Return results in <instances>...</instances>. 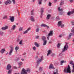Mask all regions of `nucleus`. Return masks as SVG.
<instances>
[{
	"instance_id": "obj_1",
	"label": "nucleus",
	"mask_w": 74,
	"mask_h": 74,
	"mask_svg": "<svg viewBox=\"0 0 74 74\" xmlns=\"http://www.w3.org/2000/svg\"><path fill=\"white\" fill-rule=\"evenodd\" d=\"M66 44L65 45L63 49H62V52L59 54V57H62L63 55V52H64L65 51H67L68 49V48H69L68 44H69V43H66Z\"/></svg>"
},
{
	"instance_id": "obj_2",
	"label": "nucleus",
	"mask_w": 74,
	"mask_h": 74,
	"mask_svg": "<svg viewBox=\"0 0 74 74\" xmlns=\"http://www.w3.org/2000/svg\"><path fill=\"white\" fill-rule=\"evenodd\" d=\"M64 72L65 73H71V69L70 67V65H68L67 68H65L64 70Z\"/></svg>"
},
{
	"instance_id": "obj_3",
	"label": "nucleus",
	"mask_w": 74,
	"mask_h": 74,
	"mask_svg": "<svg viewBox=\"0 0 74 74\" xmlns=\"http://www.w3.org/2000/svg\"><path fill=\"white\" fill-rule=\"evenodd\" d=\"M41 40L43 41V45H45L47 44V41L46 40V37L44 36H42L41 37Z\"/></svg>"
},
{
	"instance_id": "obj_4",
	"label": "nucleus",
	"mask_w": 74,
	"mask_h": 74,
	"mask_svg": "<svg viewBox=\"0 0 74 74\" xmlns=\"http://www.w3.org/2000/svg\"><path fill=\"white\" fill-rule=\"evenodd\" d=\"M43 59H44V58H43V56H42L41 57V58L39 59H38L37 62H36V63L37 64V65H36V66L37 67V66H38V65L40 63V62H41L42 60H43Z\"/></svg>"
},
{
	"instance_id": "obj_5",
	"label": "nucleus",
	"mask_w": 74,
	"mask_h": 74,
	"mask_svg": "<svg viewBox=\"0 0 74 74\" xmlns=\"http://www.w3.org/2000/svg\"><path fill=\"white\" fill-rule=\"evenodd\" d=\"M4 4L5 5H8L11 4V1L10 0H7L4 2Z\"/></svg>"
},
{
	"instance_id": "obj_6",
	"label": "nucleus",
	"mask_w": 74,
	"mask_h": 74,
	"mask_svg": "<svg viewBox=\"0 0 74 74\" xmlns=\"http://www.w3.org/2000/svg\"><path fill=\"white\" fill-rule=\"evenodd\" d=\"M10 49L9 52V55L10 56V55H11V54H12V52H13V50H14V47L10 46Z\"/></svg>"
},
{
	"instance_id": "obj_7",
	"label": "nucleus",
	"mask_w": 74,
	"mask_h": 74,
	"mask_svg": "<svg viewBox=\"0 0 74 74\" xmlns=\"http://www.w3.org/2000/svg\"><path fill=\"white\" fill-rule=\"evenodd\" d=\"M10 18L9 20L11 22H14V21H15L14 19L15 17L14 16H10Z\"/></svg>"
},
{
	"instance_id": "obj_8",
	"label": "nucleus",
	"mask_w": 74,
	"mask_h": 74,
	"mask_svg": "<svg viewBox=\"0 0 74 74\" xmlns=\"http://www.w3.org/2000/svg\"><path fill=\"white\" fill-rule=\"evenodd\" d=\"M21 74H28L24 68H23L21 72Z\"/></svg>"
},
{
	"instance_id": "obj_9",
	"label": "nucleus",
	"mask_w": 74,
	"mask_h": 74,
	"mask_svg": "<svg viewBox=\"0 0 74 74\" xmlns=\"http://www.w3.org/2000/svg\"><path fill=\"white\" fill-rule=\"evenodd\" d=\"M53 31H51L48 34V36H53Z\"/></svg>"
},
{
	"instance_id": "obj_10",
	"label": "nucleus",
	"mask_w": 74,
	"mask_h": 74,
	"mask_svg": "<svg viewBox=\"0 0 74 74\" xmlns=\"http://www.w3.org/2000/svg\"><path fill=\"white\" fill-rule=\"evenodd\" d=\"M44 8H42L41 9L40 12L41 14V18H42V14H43V12H44Z\"/></svg>"
},
{
	"instance_id": "obj_11",
	"label": "nucleus",
	"mask_w": 74,
	"mask_h": 74,
	"mask_svg": "<svg viewBox=\"0 0 74 74\" xmlns=\"http://www.w3.org/2000/svg\"><path fill=\"white\" fill-rule=\"evenodd\" d=\"M8 29V26H6L5 27H2L1 29L3 30H6Z\"/></svg>"
},
{
	"instance_id": "obj_12",
	"label": "nucleus",
	"mask_w": 74,
	"mask_h": 74,
	"mask_svg": "<svg viewBox=\"0 0 74 74\" xmlns=\"http://www.w3.org/2000/svg\"><path fill=\"white\" fill-rule=\"evenodd\" d=\"M11 68V66L10 64H8L7 66V70H10Z\"/></svg>"
},
{
	"instance_id": "obj_13",
	"label": "nucleus",
	"mask_w": 74,
	"mask_h": 74,
	"mask_svg": "<svg viewBox=\"0 0 74 74\" xmlns=\"http://www.w3.org/2000/svg\"><path fill=\"white\" fill-rule=\"evenodd\" d=\"M27 73H30L31 71H30V68H27L26 70H25Z\"/></svg>"
},
{
	"instance_id": "obj_14",
	"label": "nucleus",
	"mask_w": 74,
	"mask_h": 74,
	"mask_svg": "<svg viewBox=\"0 0 74 74\" xmlns=\"http://www.w3.org/2000/svg\"><path fill=\"white\" fill-rule=\"evenodd\" d=\"M30 30V28H28L26 31L23 32V34H26V33H27L28 31H29V30Z\"/></svg>"
},
{
	"instance_id": "obj_15",
	"label": "nucleus",
	"mask_w": 74,
	"mask_h": 74,
	"mask_svg": "<svg viewBox=\"0 0 74 74\" xmlns=\"http://www.w3.org/2000/svg\"><path fill=\"white\" fill-rule=\"evenodd\" d=\"M49 69H55V68L54 67H53V64H51L50 66H49Z\"/></svg>"
},
{
	"instance_id": "obj_16",
	"label": "nucleus",
	"mask_w": 74,
	"mask_h": 74,
	"mask_svg": "<svg viewBox=\"0 0 74 74\" xmlns=\"http://www.w3.org/2000/svg\"><path fill=\"white\" fill-rule=\"evenodd\" d=\"M71 14H73V13L71 11H69L67 13V15H68V16H70Z\"/></svg>"
},
{
	"instance_id": "obj_17",
	"label": "nucleus",
	"mask_w": 74,
	"mask_h": 74,
	"mask_svg": "<svg viewBox=\"0 0 74 74\" xmlns=\"http://www.w3.org/2000/svg\"><path fill=\"white\" fill-rule=\"evenodd\" d=\"M51 50L50 49L48 51V53L47 54V56H49V55L51 54Z\"/></svg>"
},
{
	"instance_id": "obj_18",
	"label": "nucleus",
	"mask_w": 74,
	"mask_h": 74,
	"mask_svg": "<svg viewBox=\"0 0 74 74\" xmlns=\"http://www.w3.org/2000/svg\"><path fill=\"white\" fill-rule=\"evenodd\" d=\"M62 21H60L58 22V27H59V26H60L61 25H62Z\"/></svg>"
},
{
	"instance_id": "obj_19",
	"label": "nucleus",
	"mask_w": 74,
	"mask_h": 74,
	"mask_svg": "<svg viewBox=\"0 0 74 74\" xmlns=\"http://www.w3.org/2000/svg\"><path fill=\"white\" fill-rule=\"evenodd\" d=\"M30 18H31L30 20L31 21H32V22L35 21V20H34V18L33 16H31Z\"/></svg>"
},
{
	"instance_id": "obj_20",
	"label": "nucleus",
	"mask_w": 74,
	"mask_h": 74,
	"mask_svg": "<svg viewBox=\"0 0 74 74\" xmlns=\"http://www.w3.org/2000/svg\"><path fill=\"white\" fill-rule=\"evenodd\" d=\"M51 17V15L50 14H49L47 15V17L46 18L47 19H49V18Z\"/></svg>"
},
{
	"instance_id": "obj_21",
	"label": "nucleus",
	"mask_w": 74,
	"mask_h": 74,
	"mask_svg": "<svg viewBox=\"0 0 74 74\" xmlns=\"http://www.w3.org/2000/svg\"><path fill=\"white\" fill-rule=\"evenodd\" d=\"M4 52H5V50L4 49H2L1 51V53H4Z\"/></svg>"
},
{
	"instance_id": "obj_22",
	"label": "nucleus",
	"mask_w": 74,
	"mask_h": 74,
	"mask_svg": "<svg viewBox=\"0 0 74 74\" xmlns=\"http://www.w3.org/2000/svg\"><path fill=\"white\" fill-rule=\"evenodd\" d=\"M42 0H38V3L39 5H41L42 4Z\"/></svg>"
},
{
	"instance_id": "obj_23",
	"label": "nucleus",
	"mask_w": 74,
	"mask_h": 74,
	"mask_svg": "<svg viewBox=\"0 0 74 74\" xmlns=\"http://www.w3.org/2000/svg\"><path fill=\"white\" fill-rule=\"evenodd\" d=\"M22 62H18V65H19V66H20L18 67L19 68H20L21 67V65H22Z\"/></svg>"
},
{
	"instance_id": "obj_24",
	"label": "nucleus",
	"mask_w": 74,
	"mask_h": 74,
	"mask_svg": "<svg viewBox=\"0 0 74 74\" xmlns=\"http://www.w3.org/2000/svg\"><path fill=\"white\" fill-rule=\"evenodd\" d=\"M66 61H64L62 60L60 62V63H61L60 64L61 65H62L63 63H66Z\"/></svg>"
},
{
	"instance_id": "obj_25",
	"label": "nucleus",
	"mask_w": 74,
	"mask_h": 74,
	"mask_svg": "<svg viewBox=\"0 0 74 74\" xmlns=\"http://www.w3.org/2000/svg\"><path fill=\"white\" fill-rule=\"evenodd\" d=\"M35 45L37 47H39V45H38V44L37 43V42H35Z\"/></svg>"
},
{
	"instance_id": "obj_26",
	"label": "nucleus",
	"mask_w": 74,
	"mask_h": 74,
	"mask_svg": "<svg viewBox=\"0 0 74 74\" xmlns=\"http://www.w3.org/2000/svg\"><path fill=\"white\" fill-rule=\"evenodd\" d=\"M58 10L59 12L60 11L61 12H62V11H63V9H60V7L58 8Z\"/></svg>"
},
{
	"instance_id": "obj_27",
	"label": "nucleus",
	"mask_w": 74,
	"mask_h": 74,
	"mask_svg": "<svg viewBox=\"0 0 74 74\" xmlns=\"http://www.w3.org/2000/svg\"><path fill=\"white\" fill-rule=\"evenodd\" d=\"M15 49L16 50V52H17V51L18 49H19V47H16L15 48Z\"/></svg>"
},
{
	"instance_id": "obj_28",
	"label": "nucleus",
	"mask_w": 74,
	"mask_h": 74,
	"mask_svg": "<svg viewBox=\"0 0 74 74\" xmlns=\"http://www.w3.org/2000/svg\"><path fill=\"white\" fill-rule=\"evenodd\" d=\"M12 73V70H9L8 71V74H10Z\"/></svg>"
},
{
	"instance_id": "obj_29",
	"label": "nucleus",
	"mask_w": 74,
	"mask_h": 74,
	"mask_svg": "<svg viewBox=\"0 0 74 74\" xmlns=\"http://www.w3.org/2000/svg\"><path fill=\"white\" fill-rule=\"evenodd\" d=\"M15 27H16V25H14L12 26V30H15Z\"/></svg>"
},
{
	"instance_id": "obj_30",
	"label": "nucleus",
	"mask_w": 74,
	"mask_h": 74,
	"mask_svg": "<svg viewBox=\"0 0 74 74\" xmlns=\"http://www.w3.org/2000/svg\"><path fill=\"white\" fill-rule=\"evenodd\" d=\"M32 15H34V10H32L31 12Z\"/></svg>"
},
{
	"instance_id": "obj_31",
	"label": "nucleus",
	"mask_w": 74,
	"mask_h": 74,
	"mask_svg": "<svg viewBox=\"0 0 74 74\" xmlns=\"http://www.w3.org/2000/svg\"><path fill=\"white\" fill-rule=\"evenodd\" d=\"M72 72L74 73V64L73 66V69L72 70Z\"/></svg>"
},
{
	"instance_id": "obj_32",
	"label": "nucleus",
	"mask_w": 74,
	"mask_h": 74,
	"mask_svg": "<svg viewBox=\"0 0 74 74\" xmlns=\"http://www.w3.org/2000/svg\"><path fill=\"white\" fill-rule=\"evenodd\" d=\"M71 36H74V34H72V33H70V34L69 35V37H70Z\"/></svg>"
},
{
	"instance_id": "obj_33",
	"label": "nucleus",
	"mask_w": 74,
	"mask_h": 74,
	"mask_svg": "<svg viewBox=\"0 0 74 74\" xmlns=\"http://www.w3.org/2000/svg\"><path fill=\"white\" fill-rule=\"evenodd\" d=\"M47 25H45L43 24H42L41 25V26L42 27H46V26Z\"/></svg>"
},
{
	"instance_id": "obj_34",
	"label": "nucleus",
	"mask_w": 74,
	"mask_h": 74,
	"mask_svg": "<svg viewBox=\"0 0 74 74\" xmlns=\"http://www.w3.org/2000/svg\"><path fill=\"white\" fill-rule=\"evenodd\" d=\"M71 32L74 33V27L72 28V29L71 30Z\"/></svg>"
},
{
	"instance_id": "obj_35",
	"label": "nucleus",
	"mask_w": 74,
	"mask_h": 74,
	"mask_svg": "<svg viewBox=\"0 0 74 74\" xmlns=\"http://www.w3.org/2000/svg\"><path fill=\"white\" fill-rule=\"evenodd\" d=\"M3 32L2 31H0V34L1 35V36H3Z\"/></svg>"
},
{
	"instance_id": "obj_36",
	"label": "nucleus",
	"mask_w": 74,
	"mask_h": 74,
	"mask_svg": "<svg viewBox=\"0 0 74 74\" xmlns=\"http://www.w3.org/2000/svg\"><path fill=\"white\" fill-rule=\"evenodd\" d=\"M61 45L60 44L58 43L57 45V47L58 48H59L60 46Z\"/></svg>"
},
{
	"instance_id": "obj_37",
	"label": "nucleus",
	"mask_w": 74,
	"mask_h": 74,
	"mask_svg": "<svg viewBox=\"0 0 74 74\" xmlns=\"http://www.w3.org/2000/svg\"><path fill=\"white\" fill-rule=\"evenodd\" d=\"M19 44L20 45H23V44H22V40H21V41L19 43Z\"/></svg>"
},
{
	"instance_id": "obj_38",
	"label": "nucleus",
	"mask_w": 74,
	"mask_h": 74,
	"mask_svg": "<svg viewBox=\"0 0 74 74\" xmlns=\"http://www.w3.org/2000/svg\"><path fill=\"white\" fill-rule=\"evenodd\" d=\"M69 63L71 64V65H74L73 64V61H71Z\"/></svg>"
},
{
	"instance_id": "obj_39",
	"label": "nucleus",
	"mask_w": 74,
	"mask_h": 74,
	"mask_svg": "<svg viewBox=\"0 0 74 74\" xmlns=\"http://www.w3.org/2000/svg\"><path fill=\"white\" fill-rule=\"evenodd\" d=\"M22 30H23V27H20L19 28V31H21Z\"/></svg>"
},
{
	"instance_id": "obj_40",
	"label": "nucleus",
	"mask_w": 74,
	"mask_h": 74,
	"mask_svg": "<svg viewBox=\"0 0 74 74\" xmlns=\"http://www.w3.org/2000/svg\"><path fill=\"white\" fill-rule=\"evenodd\" d=\"M42 67H40L39 69V71H42Z\"/></svg>"
},
{
	"instance_id": "obj_41",
	"label": "nucleus",
	"mask_w": 74,
	"mask_h": 74,
	"mask_svg": "<svg viewBox=\"0 0 74 74\" xmlns=\"http://www.w3.org/2000/svg\"><path fill=\"white\" fill-rule=\"evenodd\" d=\"M39 30H40V29L39 28H37L36 29V32L37 33V32H39Z\"/></svg>"
},
{
	"instance_id": "obj_42",
	"label": "nucleus",
	"mask_w": 74,
	"mask_h": 74,
	"mask_svg": "<svg viewBox=\"0 0 74 74\" xmlns=\"http://www.w3.org/2000/svg\"><path fill=\"white\" fill-rule=\"evenodd\" d=\"M60 26H61V28H62V27H63L64 26V25L62 24V25H60Z\"/></svg>"
},
{
	"instance_id": "obj_43",
	"label": "nucleus",
	"mask_w": 74,
	"mask_h": 74,
	"mask_svg": "<svg viewBox=\"0 0 74 74\" xmlns=\"http://www.w3.org/2000/svg\"><path fill=\"white\" fill-rule=\"evenodd\" d=\"M7 18V16H5L3 18V19H5Z\"/></svg>"
},
{
	"instance_id": "obj_44",
	"label": "nucleus",
	"mask_w": 74,
	"mask_h": 74,
	"mask_svg": "<svg viewBox=\"0 0 74 74\" xmlns=\"http://www.w3.org/2000/svg\"><path fill=\"white\" fill-rule=\"evenodd\" d=\"M33 49L34 51H35L36 49V47H34L33 48Z\"/></svg>"
},
{
	"instance_id": "obj_45",
	"label": "nucleus",
	"mask_w": 74,
	"mask_h": 74,
	"mask_svg": "<svg viewBox=\"0 0 74 74\" xmlns=\"http://www.w3.org/2000/svg\"><path fill=\"white\" fill-rule=\"evenodd\" d=\"M12 1L14 4H15V0H12Z\"/></svg>"
},
{
	"instance_id": "obj_46",
	"label": "nucleus",
	"mask_w": 74,
	"mask_h": 74,
	"mask_svg": "<svg viewBox=\"0 0 74 74\" xmlns=\"http://www.w3.org/2000/svg\"><path fill=\"white\" fill-rule=\"evenodd\" d=\"M71 25H73V26H74V22H73V21H71Z\"/></svg>"
},
{
	"instance_id": "obj_47",
	"label": "nucleus",
	"mask_w": 74,
	"mask_h": 74,
	"mask_svg": "<svg viewBox=\"0 0 74 74\" xmlns=\"http://www.w3.org/2000/svg\"><path fill=\"white\" fill-rule=\"evenodd\" d=\"M52 3L51 2H49V6H51Z\"/></svg>"
},
{
	"instance_id": "obj_48",
	"label": "nucleus",
	"mask_w": 74,
	"mask_h": 74,
	"mask_svg": "<svg viewBox=\"0 0 74 74\" xmlns=\"http://www.w3.org/2000/svg\"><path fill=\"white\" fill-rule=\"evenodd\" d=\"M15 60H16V61H18V60H19V58H17L15 59Z\"/></svg>"
},
{
	"instance_id": "obj_49",
	"label": "nucleus",
	"mask_w": 74,
	"mask_h": 74,
	"mask_svg": "<svg viewBox=\"0 0 74 74\" xmlns=\"http://www.w3.org/2000/svg\"><path fill=\"white\" fill-rule=\"evenodd\" d=\"M20 41V39H19V38H17L16 41H17V42H19V41Z\"/></svg>"
},
{
	"instance_id": "obj_50",
	"label": "nucleus",
	"mask_w": 74,
	"mask_h": 74,
	"mask_svg": "<svg viewBox=\"0 0 74 74\" xmlns=\"http://www.w3.org/2000/svg\"><path fill=\"white\" fill-rule=\"evenodd\" d=\"M56 19H58V20H59L60 19H59V17H56Z\"/></svg>"
},
{
	"instance_id": "obj_51",
	"label": "nucleus",
	"mask_w": 74,
	"mask_h": 74,
	"mask_svg": "<svg viewBox=\"0 0 74 74\" xmlns=\"http://www.w3.org/2000/svg\"><path fill=\"white\" fill-rule=\"evenodd\" d=\"M39 38V36H37L36 37V39H38Z\"/></svg>"
},
{
	"instance_id": "obj_52",
	"label": "nucleus",
	"mask_w": 74,
	"mask_h": 74,
	"mask_svg": "<svg viewBox=\"0 0 74 74\" xmlns=\"http://www.w3.org/2000/svg\"><path fill=\"white\" fill-rule=\"evenodd\" d=\"M58 74V72H54L53 73V74Z\"/></svg>"
},
{
	"instance_id": "obj_53",
	"label": "nucleus",
	"mask_w": 74,
	"mask_h": 74,
	"mask_svg": "<svg viewBox=\"0 0 74 74\" xmlns=\"http://www.w3.org/2000/svg\"><path fill=\"white\" fill-rule=\"evenodd\" d=\"M54 55H55V54H52L51 55V56H52V57H53V56Z\"/></svg>"
},
{
	"instance_id": "obj_54",
	"label": "nucleus",
	"mask_w": 74,
	"mask_h": 74,
	"mask_svg": "<svg viewBox=\"0 0 74 74\" xmlns=\"http://www.w3.org/2000/svg\"><path fill=\"white\" fill-rule=\"evenodd\" d=\"M46 27H47L48 29H49V26L47 25L46 26Z\"/></svg>"
},
{
	"instance_id": "obj_55",
	"label": "nucleus",
	"mask_w": 74,
	"mask_h": 74,
	"mask_svg": "<svg viewBox=\"0 0 74 74\" xmlns=\"http://www.w3.org/2000/svg\"><path fill=\"white\" fill-rule=\"evenodd\" d=\"M13 67L15 69H17V68L16 66H14Z\"/></svg>"
},
{
	"instance_id": "obj_56",
	"label": "nucleus",
	"mask_w": 74,
	"mask_h": 74,
	"mask_svg": "<svg viewBox=\"0 0 74 74\" xmlns=\"http://www.w3.org/2000/svg\"><path fill=\"white\" fill-rule=\"evenodd\" d=\"M70 2H73V0H69Z\"/></svg>"
},
{
	"instance_id": "obj_57",
	"label": "nucleus",
	"mask_w": 74,
	"mask_h": 74,
	"mask_svg": "<svg viewBox=\"0 0 74 74\" xmlns=\"http://www.w3.org/2000/svg\"><path fill=\"white\" fill-rule=\"evenodd\" d=\"M62 2H61V3H60V5H62Z\"/></svg>"
},
{
	"instance_id": "obj_58",
	"label": "nucleus",
	"mask_w": 74,
	"mask_h": 74,
	"mask_svg": "<svg viewBox=\"0 0 74 74\" xmlns=\"http://www.w3.org/2000/svg\"><path fill=\"white\" fill-rule=\"evenodd\" d=\"M62 35H60L59 36V37H62Z\"/></svg>"
},
{
	"instance_id": "obj_59",
	"label": "nucleus",
	"mask_w": 74,
	"mask_h": 74,
	"mask_svg": "<svg viewBox=\"0 0 74 74\" xmlns=\"http://www.w3.org/2000/svg\"><path fill=\"white\" fill-rule=\"evenodd\" d=\"M21 60L22 61H24V59H23V58L21 59Z\"/></svg>"
},
{
	"instance_id": "obj_60",
	"label": "nucleus",
	"mask_w": 74,
	"mask_h": 74,
	"mask_svg": "<svg viewBox=\"0 0 74 74\" xmlns=\"http://www.w3.org/2000/svg\"><path fill=\"white\" fill-rule=\"evenodd\" d=\"M49 36L47 37V40H49Z\"/></svg>"
},
{
	"instance_id": "obj_61",
	"label": "nucleus",
	"mask_w": 74,
	"mask_h": 74,
	"mask_svg": "<svg viewBox=\"0 0 74 74\" xmlns=\"http://www.w3.org/2000/svg\"><path fill=\"white\" fill-rule=\"evenodd\" d=\"M51 42H52L50 40V41H49V43H51Z\"/></svg>"
},
{
	"instance_id": "obj_62",
	"label": "nucleus",
	"mask_w": 74,
	"mask_h": 74,
	"mask_svg": "<svg viewBox=\"0 0 74 74\" xmlns=\"http://www.w3.org/2000/svg\"><path fill=\"white\" fill-rule=\"evenodd\" d=\"M56 1H57V0H55L54 2H55V3H56Z\"/></svg>"
},
{
	"instance_id": "obj_63",
	"label": "nucleus",
	"mask_w": 74,
	"mask_h": 74,
	"mask_svg": "<svg viewBox=\"0 0 74 74\" xmlns=\"http://www.w3.org/2000/svg\"><path fill=\"white\" fill-rule=\"evenodd\" d=\"M60 15H62V14H63V13H62V12H60Z\"/></svg>"
},
{
	"instance_id": "obj_64",
	"label": "nucleus",
	"mask_w": 74,
	"mask_h": 74,
	"mask_svg": "<svg viewBox=\"0 0 74 74\" xmlns=\"http://www.w3.org/2000/svg\"><path fill=\"white\" fill-rule=\"evenodd\" d=\"M23 55H26V53H24L23 54Z\"/></svg>"
}]
</instances>
